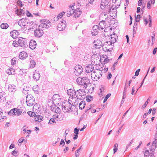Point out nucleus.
Returning <instances> with one entry per match:
<instances>
[{
	"label": "nucleus",
	"instance_id": "37998d69",
	"mask_svg": "<svg viewBox=\"0 0 157 157\" xmlns=\"http://www.w3.org/2000/svg\"><path fill=\"white\" fill-rule=\"evenodd\" d=\"M17 61V59L15 58H13L11 61V64L12 65L15 64Z\"/></svg>",
	"mask_w": 157,
	"mask_h": 157
},
{
	"label": "nucleus",
	"instance_id": "a878e982",
	"mask_svg": "<svg viewBox=\"0 0 157 157\" xmlns=\"http://www.w3.org/2000/svg\"><path fill=\"white\" fill-rule=\"evenodd\" d=\"M19 34L18 31L17 30H13L10 32V35L14 39H16L18 37Z\"/></svg>",
	"mask_w": 157,
	"mask_h": 157
},
{
	"label": "nucleus",
	"instance_id": "0e129e2a",
	"mask_svg": "<svg viewBox=\"0 0 157 157\" xmlns=\"http://www.w3.org/2000/svg\"><path fill=\"white\" fill-rule=\"evenodd\" d=\"M140 69H139L136 71L135 74V75L137 76L139 75V73L140 71Z\"/></svg>",
	"mask_w": 157,
	"mask_h": 157
},
{
	"label": "nucleus",
	"instance_id": "4468645a",
	"mask_svg": "<svg viewBox=\"0 0 157 157\" xmlns=\"http://www.w3.org/2000/svg\"><path fill=\"white\" fill-rule=\"evenodd\" d=\"M75 69L74 72L77 75H79L82 71V68L81 66L76 65L75 67Z\"/></svg>",
	"mask_w": 157,
	"mask_h": 157
},
{
	"label": "nucleus",
	"instance_id": "09e8293b",
	"mask_svg": "<svg viewBox=\"0 0 157 157\" xmlns=\"http://www.w3.org/2000/svg\"><path fill=\"white\" fill-rule=\"evenodd\" d=\"M55 122H55V119L53 118H51L50 120L48 122V123L49 124H52L53 123H55Z\"/></svg>",
	"mask_w": 157,
	"mask_h": 157
},
{
	"label": "nucleus",
	"instance_id": "cd10ccee",
	"mask_svg": "<svg viewBox=\"0 0 157 157\" xmlns=\"http://www.w3.org/2000/svg\"><path fill=\"white\" fill-rule=\"evenodd\" d=\"M16 86L13 84H10L8 85V90L10 92H14L16 91Z\"/></svg>",
	"mask_w": 157,
	"mask_h": 157
},
{
	"label": "nucleus",
	"instance_id": "f3484780",
	"mask_svg": "<svg viewBox=\"0 0 157 157\" xmlns=\"http://www.w3.org/2000/svg\"><path fill=\"white\" fill-rule=\"evenodd\" d=\"M74 5H72V6H69V8L67 10V17H70L74 13L73 9L74 8V6L75 4H74Z\"/></svg>",
	"mask_w": 157,
	"mask_h": 157
},
{
	"label": "nucleus",
	"instance_id": "774afa93",
	"mask_svg": "<svg viewBox=\"0 0 157 157\" xmlns=\"http://www.w3.org/2000/svg\"><path fill=\"white\" fill-rule=\"evenodd\" d=\"M157 50V48H154V50L153 52V55L155 54L156 53Z\"/></svg>",
	"mask_w": 157,
	"mask_h": 157
},
{
	"label": "nucleus",
	"instance_id": "bf43d9fd",
	"mask_svg": "<svg viewBox=\"0 0 157 157\" xmlns=\"http://www.w3.org/2000/svg\"><path fill=\"white\" fill-rule=\"evenodd\" d=\"M79 129L76 128H75L74 129V132L75 134H78Z\"/></svg>",
	"mask_w": 157,
	"mask_h": 157
},
{
	"label": "nucleus",
	"instance_id": "7ed1b4c3",
	"mask_svg": "<svg viewBox=\"0 0 157 157\" xmlns=\"http://www.w3.org/2000/svg\"><path fill=\"white\" fill-rule=\"evenodd\" d=\"M72 105L67 101H65L62 104V109L64 112H70L71 111Z\"/></svg>",
	"mask_w": 157,
	"mask_h": 157
},
{
	"label": "nucleus",
	"instance_id": "a211bd4d",
	"mask_svg": "<svg viewBox=\"0 0 157 157\" xmlns=\"http://www.w3.org/2000/svg\"><path fill=\"white\" fill-rule=\"evenodd\" d=\"M156 145H157V135L155 136V140L153 142L151 147L150 150L152 151H154L156 148Z\"/></svg>",
	"mask_w": 157,
	"mask_h": 157
},
{
	"label": "nucleus",
	"instance_id": "dca6fc26",
	"mask_svg": "<svg viewBox=\"0 0 157 157\" xmlns=\"http://www.w3.org/2000/svg\"><path fill=\"white\" fill-rule=\"evenodd\" d=\"M43 33V30L42 29H40L39 26L35 31V35L37 37H41Z\"/></svg>",
	"mask_w": 157,
	"mask_h": 157
},
{
	"label": "nucleus",
	"instance_id": "58836bf2",
	"mask_svg": "<svg viewBox=\"0 0 157 157\" xmlns=\"http://www.w3.org/2000/svg\"><path fill=\"white\" fill-rule=\"evenodd\" d=\"M8 25L6 23H2L1 25V28L3 29H6L8 28Z\"/></svg>",
	"mask_w": 157,
	"mask_h": 157
},
{
	"label": "nucleus",
	"instance_id": "c9c22d12",
	"mask_svg": "<svg viewBox=\"0 0 157 157\" xmlns=\"http://www.w3.org/2000/svg\"><path fill=\"white\" fill-rule=\"evenodd\" d=\"M75 99V98H73V97H69L68 101L67 102L69 103L70 104L73 105L75 103L74 100Z\"/></svg>",
	"mask_w": 157,
	"mask_h": 157
},
{
	"label": "nucleus",
	"instance_id": "ddd939ff",
	"mask_svg": "<svg viewBox=\"0 0 157 157\" xmlns=\"http://www.w3.org/2000/svg\"><path fill=\"white\" fill-rule=\"evenodd\" d=\"M28 24V20L25 18H22L18 21V24L21 27L27 26Z\"/></svg>",
	"mask_w": 157,
	"mask_h": 157
},
{
	"label": "nucleus",
	"instance_id": "ea45409f",
	"mask_svg": "<svg viewBox=\"0 0 157 157\" xmlns=\"http://www.w3.org/2000/svg\"><path fill=\"white\" fill-rule=\"evenodd\" d=\"M85 105V104L84 101H82L79 104V107L80 109H83L84 108Z\"/></svg>",
	"mask_w": 157,
	"mask_h": 157
},
{
	"label": "nucleus",
	"instance_id": "4d7b16f0",
	"mask_svg": "<svg viewBox=\"0 0 157 157\" xmlns=\"http://www.w3.org/2000/svg\"><path fill=\"white\" fill-rule=\"evenodd\" d=\"M73 92V90L71 89H69L67 90V94L70 95L72 94V93Z\"/></svg>",
	"mask_w": 157,
	"mask_h": 157
},
{
	"label": "nucleus",
	"instance_id": "39448f33",
	"mask_svg": "<svg viewBox=\"0 0 157 157\" xmlns=\"http://www.w3.org/2000/svg\"><path fill=\"white\" fill-rule=\"evenodd\" d=\"M35 99L33 95L28 94L27 95L26 98V103L28 106H32L35 103Z\"/></svg>",
	"mask_w": 157,
	"mask_h": 157
},
{
	"label": "nucleus",
	"instance_id": "20e7f679",
	"mask_svg": "<svg viewBox=\"0 0 157 157\" xmlns=\"http://www.w3.org/2000/svg\"><path fill=\"white\" fill-rule=\"evenodd\" d=\"M40 24L39 25L40 29H42L43 30L49 27L50 25V22L49 21L43 19L40 21Z\"/></svg>",
	"mask_w": 157,
	"mask_h": 157
},
{
	"label": "nucleus",
	"instance_id": "412c9836",
	"mask_svg": "<svg viewBox=\"0 0 157 157\" xmlns=\"http://www.w3.org/2000/svg\"><path fill=\"white\" fill-rule=\"evenodd\" d=\"M17 42L18 43L19 45L21 47L24 46L26 44V41L25 39L22 37H21L19 39V40L17 41Z\"/></svg>",
	"mask_w": 157,
	"mask_h": 157
},
{
	"label": "nucleus",
	"instance_id": "f03ea898",
	"mask_svg": "<svg viewBox=\"0 0 157 157\" xmlns=\"http://www.w3.org/2000/svg\"><path fill=\"white\" fill-rule=\"evenodd\" d=\"M102 72L98 69L95 70L91 74V77L94 81H97L102 76Z\"/></svg>",
	"mask_w": 157,
	"mask_h": 157
},
{
	"label": "nucleus",
	"instance_id": "b1692460",
	"mask_svg": "<svg viewBox=\"0 0 157 157\" xmlns=\"http://www.w3.org/2000/svg\"><path fill=\"white\" fill-rule=\"evenodd\" d=\"M108 17V16L107 14L104 12H102L100 15V19L101 20V21H105V20Z\"/></svg>",
	"mask_w": 157,
	"mask_h": 157
},
{
	"label": "nucleus",
	"instance_id": "bb28decb",
	"mask_svg": "<svg viewBox=\"0 0 157 157\" xmlns=\"http://www.w3.org/2000/svg\"><path fill=\"white\" fill-rule=\"evenodd\" d=\"M155 0H147V9H150L152 5L155 3Z\"/></svg>",
	"mask_w": 157,
	"mask_h": 157
},
{
	"label": "nucleus",
	"instance_id": "c85d7f7f",
	"mask_svg": "<svg viewBox=\"0 0 157 157\" xmlns=\"http://www.w3.org/2000/svg\"><path fill=\"white\" fill-rule=\"evenodd\" d=\"M144 20L145 22V24L147 25L148 23V20L150 22V24L151 22V17L150 15H147L144 17Z\"/></svg>",
	"mask_w": 157,
	"mask_h": 157
},
{
	"label": "nucleus",
	"instance_id": "f257e3e1",
	"mask_svg": "<svg viewBox=\"0 0 157 157\" xmlns=\"http://www.w3.org/2000/svg\"><path fill=\"white\" fill-rule=\"evenodd\" d=\"M112 30L111 28H106L104 30V34L106 37H109V39L110 40L109 41L113 44L117 40V36L115 33L112 32Z\"/></svg>",
	"mask_w": 157,
	"mask_h": 157
},
{
	"label": "nucleus",
	"instance_id": "13d9d810",
	"mask_svg": "<svg viewBox=\"0 0 157 157\" xmlns=\"http://www.w3.org/2000/svg\"><path fill=\"white\" fill-rule=\"evenodd\" d=\"M17 4L19 5L20 7L22 6V2L21 1L18 0L17 2Z\"/></svg>",
	"mask_w": 157,
	"mask_h": 157
},
{
	"label": "nucleus",
	"instance_id": "2eb2a0df",
	"mask_svg": "<svg viewBox=\"0 0 157 157\" xmlns=\"http://www.w3.org/2000/svg\"><path fill=\"white\" fill-rule=\"evenodd\" d=\"M108 2L105 0H102L100 7L101 9L103 10H106L109 7L108 5Z\"/></svg>",
	"mask_w": 157,
	"mask_h": 157
},
{
	"label": "nucleus",
	"instance_id": "338daca9",
	"mask_svg": "<svg viewBox=\"0 0 157 157\" xmlns=\"http://www.w3.org/2000/svg\"><path fill=\"white\" fill-rule=\"evenodd\" d=\"M56 7V6L55 5H54V4H52L50 5V8H51V9H54L55 7Z\"/></svg>",
	"mask_w": 157,
	"mask_h": 157
},
{
	"label": "nucleus",
	"instance_id": "864d4df0",
	"mask_svg": "<svg viewBox=\"0 0 157 157\" xmlns=\"http://www.w3.org/2000/svg\"><path fill=\"white\" fill-rule=\"evenodd\" d=\"M140 15H137L136 17L135 20L136 22H139L140 20Z\"/></svg>",
	"mask_w": 157,
	"mask_h": 157
},
{
	"label": "nucleus",
	"instance_id": "c756f323",
	"mask_svg": "<svg viewBox=\"0 0 157 157\" xmlns=\"http://www.w3.org/2000/svg\"><path fill=\"white\" fill-rule=\"evenodd\" d=\"M28 56L27 53L24 52H21L19 55V58L21 59H25Z\"/></svg>",
	"mask_w": 157,
	"mask_h": 157
},
{
	"label": "nucleus",
	"instance_id": "de8ad7c7",
	"mask_svg": "<svg viewBox=\"0 0 157 157\" xmlns=\"http://www.w3.org/2000/svg\"><path fill=\"white\" fill-rule=\"evenodd\" d=\"M13 45L14 47H18L19 46V44H18V43L17 42V41L16 40L14 41L13 43Z\"/></svg>",
	"mask_w": 157,
	"mask_h": 157
},
{
	"label": "nucleus",
	"instance_id": "5fc2aeb1",
	"mask_svg": "<svg viewBox=\"0 0 157 157\" xmlns=\"http://www.w3.org/2000/svg\"><path fill=\"white\" fill-rule=\"evenodd\" d=\"M26 15L28 17H33V15L31 13L28 11H26Z\"/></svg>",
	"mask_w": 157,
	"mask_h": 157
},
{
	"label": "nucleus",
	"instance_id": "680f3d73",
	"mask_svg": "<svg viewBox=\"0 0 157 157\" xmlns=\"http://www.w3.org/2000/svg\"><path fill=\"white\" fill-rule=\"evenodd\" d=\"M143 3V0H139L138 2V5L139 6H141Z\"/></svg>",
	"mask_w": 157,
	"mask_h": 157
},
{
	"label": "nucleus",
	"instance_id": "7c9ffc66",
	"mask_svg": "<svg viewBox=\"0 0 157 157\" xmlns=\"http://www.w3.org/2000/svg\"><path fill=\"white\" fill-rule=\"evenodd\" d=\"M65 13L64 12H61L57 16V17L54 18V21H56L59 19H61L62 18L63 15L65 14Z\"/></svg>",
	"mask_w": 157,
	"mask_h": 157
},
{
	"label": "nucleus",
	"instance_id": "6ab92c4d",
	"mask_svg": "<svg viewBox=\"0 0 157 157\" xmlns=\"http://www.w3.org/2000/svg\"><path fill=\"white\" fill-rule=\"evenodd\" d=\"M101 61H102L103 64L107 63L109 61V58L107 55H104L101 57Z\"/></svg>",
	"mask_w": 157,
	"mask_h": 157
},
{
	"label": "nucleus",
	"instance_id": "052dcab7",
	"mask_svg": "<svg viewBox=\"0 0 157 157\" xmlns=\"http://www.w3.org/2000/svg\"><path fill=\"white\" fill-rule=\"evenodd\" d=\"M112 76V75L111 73L109 72L107 78L108 79H109L111 78Z\"/></svg>",
	"mask_w": 157,
	"mask_h": 157
},
{
	"label": "nucleus",
	"instance_id": "a19ab883",
	"mask_svg": "<svg viewBox=\"0 0 157 157\" xmlns=\"http://www.w3.org/2000/svg\"><path fill=\"white\" fill-rule=\"evenodd\" d=\"M36 65L35 62L33 60H31L30 61L29 66L30 67L33 68Z\"/></svg>",
	"mask_w": 157,
	"mask_h": 157
},
{
	"label": "nucleus",
	"instance_id": "69168bd1",
	"mask_svg": "<svg viewBox=\"0 0 157 157\" xmlns=\"http://www.w3.org/2000/svg\"><path fill=\"white\" fill-rule=\"evenodd\" d=\"M24 140V139L23 137H21L20 139L18 140V142L19 143H21Z\"/></svg>",
	"mask_w": 157,
	"mask_h": 157
},
{
	"label": "nucleus",
	"instance_id": "6e6552de",
	"mask_svg": "<svg viewBox=\"0 0 157 157\" xmlns=\"http://www.w3.org/2000/svg\"><path fill=\"white\" fill-rule=\"evenodd\" d=\"M76 82L78 84L83 85L86 84L89 81V79L86 77L82 78L79 77L77 78Z\"/></svg>",
	"mask_w": 157,
	"mask_h": 157
},
{
	"label": "nucleus",
	"instance_id": "f8f14e48",
	"mask_svg": "<svg viewBox=\"0 0 157 157\" xmlns=\"http://www.w3.org/2000/svg\"><path fill=\"white\" fill-rule=\"evenodd\" d=\"M66 26V22L65 21H61L57 26V29L59 31H62Z\"/></svg>",
	"mask_w": 157,
	"mask_h": 157
},
{
	"label": "nucleus",
	"instance_id": "6e6d98bb",
	"mask_svg": "<svg viewBox=\"0 0 157 157\" xmlns=\"http://www.w3.org/2000/svg\"><path fill=\"white\" fill-rule=\"evenodd\" d=\"M155 33H153L152 34V36H151L152 37V43L151 44V45H152L154 44V41L155 40Z\"/></svg>",
	"mask_w": 157,
	"mask_h": 157
},
{
	"label": "nucleus",
	"instance_id": "3c124183",
	"mask_svg": "<svg viewBox=\"0 0 157 157\" xmlns=\"http://www.w3.org/2000/svg\"><path fill=\"white\" fill-rule=\"evenodd\" d=\"M4 94V93L2 92L0 93V102L2 101L3 100V98H4L3 96Z\"/></svg>",
	"mask_w": 157,
	"mask_h": 157
},
{
	"label": "nucleus",
	"instance_id": "1a4fd4ad",
	"mask_svg": "<svg viewBox=\"0 0 157 157\" xmlns=\"http://www.w3.org/2000/svg\"><path fill=\"white\" fill-rule=\"evenodd\" d=\"M22 113V111L21 109L14 108L12 109L9 112L8 114L10 115L11 114H12L13 115L18 116L21 115Z\"/></svg>",
	"mask_w": 157,
	"mask_h": 157
},
{
	"label": "nucleus",
	"instance_id": "c03bdc74",
	"mask_svg": "<svg viewBox=\"0 0 157 157\" xmlns=\"http://www.w3.org/2000/svg\"><path fill=\"white\" fill-rule=\"evenodd\" d=\"M93 97L91 96H87L86 97V100L88 102H90L93 100Z\"/></svg>",
	"mask_w": 157,
	"mask_h": 157
},
{
	"label": "nucleus",
	"instance_id": "e433bc0d",
	"mask_svg": "<svg viewBox=\"0 0 157 157\" xmlns=\"http://www.w3.org/2000/svg\"><path fill=\"white\" fill-rule=\"evenodd\" d=\"M7 73L9 75H14L15 73V70L13 68H10L7 71Z\"/></svg>",
	"mask_w": 157,
	"mask_h": 157
},
{
	"label": "nucleus",
	"instance_id": "49530a36",
	"mask_svg": "<svg viewBox=\"0 0 157 157\" xmlns=\"http://www.w3.org/2000/svg\"><path fill=\"white\" fill-rule=\"evenodd\" d=\"M150 154L148 150H146L145 151L144 157H149Z\"/></svg>",
	"mask_w": 157,
	"mask_h": 157
},
{
	"label": "nucleus",
	"instance_id": "4be33fe9",
	"mask_svg": "<svg viewBox=\"0 0 157 157\" xmlns=\"http://www.w3.org/2000/svg\"><path fill=\"white\" fill-rule=\"evenodd\" d=\"M98 26L97 25H94L93 26L91 31L92 35H96L98 34Z\"/></svg>",
	"mask_w": 157,
	"mask_h": 157
},
{
	"label": "nucleus",
	"instance_id": "9d476101",
	"mask_svg": "<svg viewBox=\"0 0 157 157\" xmlns=\"http://www.w3.org/2000/svg\"><path fill=\"white\" fill-rule=\"evenodd\" d=\"M52 99L54 103L57 105L61 102V98L58 94H55L53 96Z\"/></svg>",
	"mask_w": 157,
	"mask_h": 157
},
{
	"label": "nucleus",
	"instance_id": "423d86ee",
	"mask_svg": "<svg viewBox=\"0 0 157 157\" xmlns=\"http://www.w3.org/2000/svg\"><path fill=\"white\" fill-rule=\"evenodd\" d=\"M113 44L109 41L105 42L102 46L103 49L105 52L111 51L112 49Z\"/></svg>",
	"mask_w": 157,
	"mask_h": 157
},
{
	"label": "nucleus",
	"instance_id": "473e14b6",
	"mask_svg": "<svg viewBox=\"0 0 157 157\" xmlns=\"http://www.w3.org/2000/svg\"><path fill=\"white\" fill-rule=\"evenodd\" d=\"M99 26L98 28L99 29H104L105 27V21H101L99 23Z\"/></svg>",
	"mask_w": 157,
	"mask_h": 157
},
{
	"label": "nucleus",
	"instance_id": "aec40b11",
	"mask_svg": "<svg viewBox=\"0 0 157 157\" xmlns=\"http://www.w3.org/2000/svg\"><path fill=\"white\" fill-rule=\"evenodd\" d=\"M82 13L81 11L80 10L79 8L76 9L74 11L73 13L74 17L76 18L78 17Z\"/></svg>",
	"mask_w": 157,
	"mask_h": 157
},
{
	"label": "nucleus",
	"instance_id": "603ef678",
	"mask_svg": "<svg viewBox=\"0 0 157 157\" xmlns=\"http://www.w3.org/2000/svg\"><path fill=\"white\" fill-rule=\"evenodd\" d=\"M111 94H107L106 96H105L103 101V102H105L107 100L108 98L110 96Z\"/></svg>",
	"mask_w": 157,
	"mask_h": 157
},
{
	"label": "nucleus",
	"instance_id": "393cba45",
	"mask_svg": "<svg viewBox=\"0 0 157 157\" xmlns=\"http://www.w3.org/2000/svg\"><path fill=\"white\" fill-rule=\"evenodd\" d=\"M36 42L34 40H31L29 43V46L30 48L32 49H33L36 48Z\"/></svg>",
	"mask_w": 157,
	"mask_h": 157
},
{
	"label": "nucleus",
	"instance_id": "2f4dec72",
	"mask_svg": "<svg viewBox=\"0 0 157 157\" xmlns=\"http://www.w3.org/2000/svg\"><path fill=\"white\" fill-rule=\"evenodd\" d=\"M94 44L95 46V47L98 48H100L102 45L101 41L99 40H97L96 41H95Z\"/></svg>",
	"mask_w": 157,
	"mask_h": 157
},
{
	"label": "nucleus",
	"instance_id": "a18cd8bd",
	"mask_svg": "<svg viewBox=\"0 0 157 157\" xmlns=\"http://www.w3.org/2000/svg\"><path fill=\"white\" fill-rule=\"evenodd\" d=\"M28 114L30 117H33L35 116V113L34 112L32 111H29L27 113Z\"/></svg>",
	"mask_w": 157,
	"mask_h": 157
},
{
	"label": "nucleus",
	"instance_id": "e2e57ef3",
	"mask_svg": "<svg viewBox=\"0 0 157 157\" xmlns=\"http://www.w3.org/2000/svg\"><path fill=\"white\" fill-rule=\"evenodd\" d=\"M60 144L63 145V146L65 144V143L63 140L62 139L61 140L60 143Z\"/></svg>",
	"mask_w": 157,
	"mask_h": 157
},
{
	"label": "nucleus",
	"instance_id": "f704fd0d",
	"mask_svg": "<svg viewBox=\"0 0 157 157\" xmlns=\"http://www.w3.org/2000/svg\"><path fill=\"white\" fill-rule=\"evenodd\" d=\"M42 116L38 115L35 116L34 119L36 121H38L39 122H40L42 121Z\"/></svg>",
	"mask_w": 157,
	"mask_h": 157
},
{
	"label": "nucleus",
	"instance_id": "5701e85b",
	"mask_svg": "<svg viewBox=\"0 0 157 157\" xmlns=\"http://www.w3.org/2000/svg\"><path fill=\"white\" fill-rule=\"evenodd\" d=\"M85 69L86 72L87 73H89L93 70L94 67L92 65L90 64L86 66Z\"/></svg>",
	"mask_w": 157,
	"mask_h": 157
},
{
	"label": "nucleus",
	"instance_id": "0eeeda50",
	"mask_svg": "<svg viewBox=\"0 0 157 157\" xmlns=\"http://www.w3.org/2000/svg\"><path fill=\"white\" fill-rule=\"evenodd\" d=\"M100 59L101 57L100 58L98 55L97 54L93 55L91 57L92 64L95 65L98 64L101 61Z\"/></svg>",
	"mask_w": 157,
	"mask_h": 157
},
{
	"label": "nucleus",
	"instance_id": "8fccbe9b",
	"mask_svg": "<svg viewBox=\"0 0 157 157\" xmlns=\"http://www.w3.org/2000/svg\"><path fill=\"white\" fill-rule=\"evenodd\" d=\"M38 86L37 85L34 86L33 87V90L35 91L38 92Z\"/></svg>",
	"mask_w": 157,
	"mask_h": 157
},
{
	"label": "nucleus",
	"instance_id": "9b49d317",
	"mask_svg": "<svg viewBox=\"0 0 157 157\" xmlns=\"http://www.w3.org/2000/svg\"><path fill=\"white\" fill-rule=\"evenodd\" d=\"M75 94L78 98L81 99L83 98L85 95L84 91L82 89H79L77 90L75 92Z\"/></svg>",
	"mask_w": 157,
	"mask_h": 157
},
{
	"label": "nucleus",
	"instance_id": "72a5a7b5",
	"mask_svg": "<svg viewBox=\"0 0 157 157\" xmlns=\"http://www.w3.org/2000/svg\"><path fill=\"white\" fill-rule=\"evenodd\" d=\"M40 77V74L37 72L35 71L33 74V78L36 80L39 79Z\"/></svg>",
	"mask_w": 157,
	"mask_h": 157
},
{
	"label": "nucleus",
	"instance_id": "79ce46f5",
	"mask_svg": "<svg viewBox=\"0 0 157 157\" xmlns=\"http://www.w3.org/2000/svg\"><path fill=\"white\" fill-rule=\"evenodd\" d=\"M118 145L117 143H116L114 144V146H113V151L114 152V154L118 150Z\"/></svg>",
	"mask_w": 157,
	"mask_h": 157
},
{
	"label": "nucleus",
	"instance_id": "4c0bfd02",
	"mask_svg": "<svg viewBox=\"0 0 157 157\" xmlns=\"http://www.w3.org/2000/svg\"><path fill=\"white\" fill-rule=\"evenodd\" d=\"M16 13L18 15H21L24 13V11L22 9H17L16 11Z\"/></svg>",
	"mask_w": 157,
	"mask_h": 157
}]
</instances>
